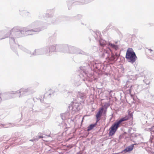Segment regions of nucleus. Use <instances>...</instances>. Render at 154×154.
<instances>
[{"mask_svg": "<svg viewBox=\"0 0 154 154\" xmlns=\"http://www.w3.org/2000/svg\"><path fill=\"white\" fill-rule=\"evenodd\" d=\"M42 24L39 21H35L32 23L27 27H21L19 26L14 27L10 31V43L11 48L13 51L16 53L17 47L20 49L19 46H21L16 44L14 38H19L21 37L31 35L35 34V32L41 31Z\"/></svg>", "mask_w": 154, "mask_h": 154, "instance_id": "nucleus-1", "label": "nucleus"}, {"mask_svg": "<svg viewBox=\"0 0 154 154\" xmlns=\"http://www.w3.org/2000/svg\"><path fill=\"white\" fill-rule=\"evenodd\" d=\"M19 48L22 51H24L28 54H29L31 56H36L43 54H45L47 55V52L45 47L35 49L34 51L32 53L31 51L25 48L22 46H19Z\"/></svg>", "mask_w": 154, "mask_h": 154, "instance_id": "nucleus-2", "label": "nucleus"}, {"mask_svg": "<svg viewBox=\"0 0 154 154\" xmlns=\"http://www.w3.org/2000/svg\"><path fill=\"white\" fill-rule=\"evenodd\" d=\"M35 91L31 87L27 88H21L20 90L17 91H11L9 93L10 94H15L17 93H20L19 97L21 96H26L34 93Z\"/></svg>", "mask_w": 154, "mask_h": 154, "instance_id": "nucleus-3", "label": "nucleus"}, {"mask_svg": "<svg viewBox=\"0 0 154 154\" xmlns=\"http://www.w3.org/2000/svg\"><path fill=\"white\" fill-rule=\"evenodd\" d=\"M128 119V116L122 118L116 122L113 125L110 129L109 131V136H112L117 130L119 127L120 124L123 122L127 121Z\"/></svg>", "mask_w": 154, "mask_h": 154, "instance_id": "nucleus-4", "label": "nucleus"}, {"mask_svg": "<svg viewBox=\"0 0 154 154\" xmlns=\"http://www.w3.org/2000/svg\"><path fill=\"white\" fill-rule=\"evenodd\" d=\"M125 57L128 62L132 64L136 61L137 58L132 49L130 48H128Z\"/></svg>", "mask_w": 154, "mask_h": 154, "instance_id": "nucleus-5", "label": "nucleus"}, {"mask_svg": "<svg viewBox=\"0 0 154 154\" xmlns=\"http://www.w3.org/2000/svg\"><path fill=\"white\" fill-rule=\"evenodd\" d=\"M115 55L116 57L113 54L111 53V52L110 51L106 50H104L102 54L103 57L106 56V59L107 60L109 61L114 60L116 61L117 60L118 55L116 53V54Z\"/></svg>", "mask_w": 154, "mask_h": 154, "instance_id": "nucleus-6", "label": "nucleus"}, {"mask_svg": "<svg viewBox=\"0 0 154 154\" xmlns=\"http://www.w3.org/2000/svg\"><path fill=\"white\" fill-rule=\"evenodd\" d=\"M47 52V56H51L52 52H58V44L48 46L45 47Z\"/></svg>", "mask_w": 154, "mask_h": 154, "instance_id": "nucleus-7", "label": "nucleus"}, {"mask_svg": "<svg viewBox=\"0 0 154 154\" xmlns=\"http://www.w3.org/2000/svg\"><path fill=\"white\" fill-rule=\"evenodd\" d=\"M68 53L72 54H81L86 55V53L78 48L71 46H69Z\"/></svg>", "mask_w": 154, "mask_h": 154, "instance_id": "nucleus-8", "label": "nucleus"}, {"mask_svg": "<svg viewBox=\"0 0 154 154\" xmlns=\"http://www.w3.org/2000/svg\"><path fill=\"white\" fill-rule=\"evenodd\" d=\"M69 46L67 44H58V51L63 53H68Z\"/></svg>", "mask_w": 154, "mask_h": 154, "instance_id": "nucleus-9", "label": "nucleus"}, {"mask_svg": "<svg viewBox=\"0 0 154 154\" xmlns=\"http://www.w3.org/2000/svg\"><path fill=\"white\" fill-rule=\"evenodd\" d=\"M44 17H46L49 18L48 20V23H47L48 24H54L55 22V20L53 19L50 18L52 17L53 16V14L52 13H46L44 15Z\"/></svg>", "mask_w": 154, "mask_h": 154, "instance_id": "nucleus-10", "label": "nucleus"}, {"mask_svg": "<svg viewBox=\"0 0 154 154\" xmlns=\"http://www.w3.org/2000/svg\"><path fill=\"white\" fill-rule=\"evenodd\" d=\"M128 75L129 78L133 80L136 79L138 76L137 74H134L132 71L129 72L128 73Z\"/></svg>", "mask_w": 154, "mask_h": 154, "instance_id": "nucleus-11", "label": "nucleus"}, {"mask_svg": "<svg viewBox=\"0 0 154 154\" xmlns=\"http://www.w3.org/2000/svg\"><path fill=\"white\" fill-rule=\"evenodd\" d=\"M103 110V108H101L97 112L96 116V118L97 119V122H98V121L100 120V117L102 115V114Z\"/></svg>", "mask_w": 154, "mask_h": 154, "instance_id": "nucleus-12", "label": "nucleus"}, {"mask_svg": "<svg viewBox=\"0 0 154 154\" xmlns=\"http://www.w3.org/2000/svg\"><path fill=\"white\" fill-rule=\"evenodd\" d=\"M54 93V91L53 90L51 89H49L47 92L44 94V97L47 96L48 97H50L51 95L53 94Z\"/></svg>", "mask_w": 154, "mask_h": 154, "instance_id": "nucleus-13", "label": "nucleus"}, {"mask_svg": "<svg viewBox=\"0 0 154 154\" xmlns=\"http://www.w3.org/2000/svg\"><path fill=\"white\" fill-rule=\"evenodd\" d=\"M136 144V143L132 144L130 146L126 147V148L123 150V151L125 152H126L131 151L133 149L134 145Z\"/></svg>", "mask_w": 154, "mask_h": 154, "instance_id": "nucleus-14", "label": "nucleus"}, {"mask_svg": "<svg viewBox=\"0 0 154 154\" xmlns=\"http://www.w3.org/2000/svg\"><path fill=\"white\" fill-rule=\"evenodd\" d=\"M77 1L78 0H77ZM77 1H76L75 0H69L67 1V3L68 8V9H70L72 5L76 2H77Z\"/></svg>", "mask_w": 154, "mask_h": 154, "instance_id": "nucleus-15", "label": "nucleus"}, {"mask_svg": "<svg viewBox=\"0 0 154 154\" xmlns=\"http://www.w3.org/2000/svg\"><path fill=\"white\" fill-rule=\"evenodd\" d=\"M77 2L80 3V4H87L93 0H77Z\"/></svg>", "mask_w": 154, "mask_h": 154, "instance_id": "nucleus-16", "label": "nucleus"}, {"mask_svg": "<svg viewBox=\"0 0 154 154\" xmlns=\"http://www.w3.org/2000/svg\"><path fill=\"white\" fill-rule=\"evenodd\" d=\"M69 115V113L68 112L62 114L61 115V118L63 120L66 119L68 118V116Z\"/></svg>", "mask_w": 154, "mask_h": 154, "instance_id": "nucleus-17", "label": "nucleus"}, {"mask_svg": "<svg viewBox=\"0 0 154 154\" xmlns=\"http://www.w3.org/2000/svg\"><path fill=\"white\" fill-rule=\"evenodd\" d=\"M97 122H96L94 124L90 125L88 127L87 131H90L92 130L96 126L97 124Z\"/></svg>", "mask_w": 154, "mask_h": 154, "instance_id": "nucleus-18", "label": "nucleus"}, {"mask_svg": "<svg viewBox=\"0 0 154 154\" xmlns=\"http://www.w3.org/2000/svg\"><path fill=\"white\" fill-rule=\"evenodd\" d=\"M85 95V94L83 92H81V91H78L77 92V96L78 97L81 99H83Z\"/></svg>", "mask_w": 154, "mask_h": 154, "instance_id": "nucleus-19", "label": "nucleus"}, {"mask_svg": "<svg viewBox=\"0 0 154 154\" xmlns=\"http://www.w3.org/2000/svg\"><path fill=\"white\" fill-rule=\"evenodd\" d=\"M8 94H7L6 93H5L4 94H0V103L1 102V101L2 100V98H1V97H5L4 98L5 99H8L9 98L7 97V96L8 95Z\"/></svg>", "mask_w": 154, "mask_h": 154, "instance_id": "nucleus-20", "label": "nucleus"}, {"mask_svg": "<svg viewBox=\"0 0 154 154\" xmlns=\"http://www.w3.org/2000/svg\"><path fill=\"white\" fill-rule=\"evenodd\" d=\"M43 136L40 135L39 134L38 135L34 137L33 140L35 141H37L39 139L43 138Z\"/></svg>", "mask_w": 154, "mask_h": 154, "instance_id": "nucleus-21", "label": "nucleus"}, {"mask_svg": "<svg viewBox=\"0 0 154 154\" xmlns=\"http://www.w3.org/2000/svg\"><path fill=\"white\" fill-rule=\"evenodd\" d=\"M7 36L4 35L3 32H0V40H2L6 38Z\"/></svg>", "mask_w": 154, "mask_h": 154, "instance_id": "nucleus-22", "label": "nucleus"}, {"mask_svg": "<svg viewBox=\"0 0 154 154\" xmlns=\"http://www.w3.org/2000/svg\"><path fill=\"white\" fill-rule=\"evenodd\" d=\"M109 45L112 48H114L116 50L118 48V45H115L112 43H109Z\"/></svg>", "mask_w": 154, "mask_h": 154, "instance_id": "nucleus-23", "label": "nucleus"}, {"mask_svg": "<svg viewBox=\"0 0 154 154\" xmlns=\"http://www.w3.org/2000/svg\"><path fill=\"white\" fill-rule=\"evenodd\" d=\"M100 44L101 46H104L106 44V42L104 40H101L100 41Z\"/></svg>", "mask_w": 154, "mask_h": 154, "instance_id": "nucleus-24", "label": "nucleus"}, {"mask_svg": "<svg viewBox=\"0 0 154 154\" xmlns=\"http://www.w3.org/2000/svg\"><path fill=\"white\" fill-rule=\"evenodd\" d=\"M75 105L74 106H73V109H77V110H78L79 109V106H78V103H75ZM75 110V109H74Z\"/></svg>", "mask_w": 154, "mask_h": 154, "instance_id": "nucleus-25", "label": "nucleus"}, {"mask_svg": "<svg viewBox=\"0 0 154 154\" xmlns=\"http://www.w3.org/2000/svg\"><path fill=\"white\" fill-rule=\"evenodd\" d=\"M128 115L129 116H128V119H129V118H132V117L133 115L130 112H128Z\"/></svg>", "mask_w": 154, "mask_h": 154, "instance_id": "nucleus-26", "label": "nucleus"}, {"mask_svg": "<svg viewBox=\"0 0 154 154\" xmlns=\"http://www.w3.org/2000/svg\"><path fill=\"white\" fill-rule=\"evenodd\" d=\"M145 80H144L143 81L145 82L146 84L147 85H148L149 84L150 81H145Z\"/></svg>", "mask_w": 154, "mask_h": 154, "instance_id": "nucleus-27", "label": "nucleus"}, {"mask_svg": "<svg viewBox=\"0 0 154 154\" xmlns=\"http://www.w3.org/2000/svg\"><path fill=\"white\" fill-rule=\"evenodd\" d=\"M154 127V126H153V127H151V128H149V129L150 130V131H151V130H152L153 129V128Z\"/></svg>", "mask_w": 154, "mask_h": 154, "instance_id": "nucleus-28", "label": "nucleus"}, {"mask_svg": "<svg viewBox=\"0 0 154 154\" xmlns=\"http://www.w3.org/2000/svg\"><path fill=\"white\" fill-rule=\"evenodd\" d=\"M148 50H149L151 52L152 51V50L151 49H149Z\"/></svg>", "mask_w": 154, "mask_h": 154, "instance_id": "nucleus-29", "label": "nucleus"}, {"mask_svg": "<svg viewBox=\"0 0 154 154\" xmlns=\"http://www.w3.org/2000/svg\"><path fill=\"white\" fill-rule=\"evenodd\" d=\"M30 141H35V140H33V139L30 140Z\"/></svg>", "mask_w": 154, "mask_h": 154, "instance_id": "nucleus-30", "label": "nucleus"}, {"mask_svg": "<svg viewBox=\"0 0 154 154\" xmlns=\"http://www.w3.org/2000/svg\"><path fill=\"white\" fill-rule=\"evenodd\" d=\"M79 17L81 18L82 17V16L81 15H79Z\"/></svg>", "mask_w": 154, "mask_h": 154, "instance_id": "nucleus-31", "label": "nucleus"}, {"mask_svg": "<svg viewBox=\"0 0 154 154\" xmlns=\"http://www.w3.org/2000/svg\"><path fill=\"white\" fill-rule=\"evenodd\" d=\"M82 80H83V81H85V79H82Z\"/></svg>", "mask_w": 154, "mask_h": 154, "instance_id": "nucleus-32", "label": "nucleus"}, {"mask_svg": "<svg viewBox=\"0 0 154 154\" xmlns=\"http://www.w3.org/2000/svg\"><path fill=\"white\" fill-rule=\"evenodd\" d=\"M82 67H80V69H82Z\"/></svg>", "mask_w": 154, "mask_h": 154, "instance_id": "nucleus-33", "label": "nucleus"}, {"mask_svg": "<svg viewBox=\"0 0 154 154\" xmlns=\"http://www.w3.org/2000/svg\"><path fill=\"white\" fill-rule=\"evenodd\" d=\"M131 88L129 89V91H130V92H131Z\"/></svg>", "mask_w": 154, "mask_h": 154, "instance_id": "nucleus-34", "label": "nucleus"}, {"mask_svg": "<svg viewBox=\"0 0 154 154\" xmlns=\"http://www.w3.org/2000/svg\"><path fill=\"white\" fill-rule=\"evenodd\" d=\"M115 43L117 44V42H115Z\"/></svg>", "mask_w": 154, "mask_h": 154, "instance_id": "nucleus-35", "label": "nucleus"}, {"mask_svg": "<svg viewBox=\"0 0 154 154\" xmlns=\"http://www.w3.org/2000/svg\"><path fill=\"white\" fill-rule=\"evenodd\" d=\"M8 127H8H7V126H6V127H6V128H7V127Z\"/></svg>", "mask_w": 154, "mask_h": 154, "instance_id": "nucleus-36", "label": "nucleus"}]
</instances>
